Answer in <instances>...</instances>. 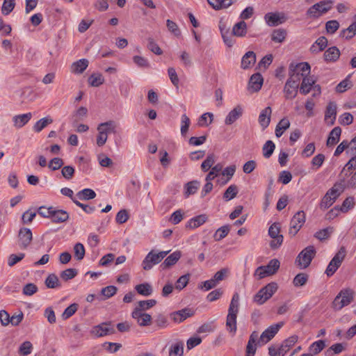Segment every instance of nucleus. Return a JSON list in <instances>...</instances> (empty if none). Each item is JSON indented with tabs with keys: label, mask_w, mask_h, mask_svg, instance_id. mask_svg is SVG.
Here are the masks:
<instances>
[{
	"label": "nucleus",
	"mask_w": 356,
	"mask_h": 356,
	"mask_svg": "<svg viewBox=\"0 0 356 356\" xmlns=\"http://www.w3.org/2000/svg\"><path fill=\"white\" fill-rule=\"evenodd\" d=\"M88 65V60L87 59L82 58L72 63L71 70L73 73L81 74L87 68Z\"/></svg>",
	"instance_id": "35"
},
{
	"label": "nucleus",
	"mask_w": 356,
	"mask_h": 356,
	"mask_svg": "<svg viewBox=\"0 0 356 356\" xmlns=\"http://www.w3.org/2000/svg\"><path fill=\"white\" fill-rule=\"evenodd\" d=\"M38 289V286L35 284L29 283L23 287L22 292L24 295L31 296L35 293Z\"/></svg>",
	"instance_id": "63"
},
{
	"label": "nucleus",
	"mask_w": 356,
	"mask_h": 356,
	"mask_svg": "<svg viewBox=\"0 0 356 356\" xmlns=\"http://www.w3.org/2000/svg\"><path fill=\"white\" fill-rule=\"evenodd\" d=\"M207 219H208V217L207 215H205V214L199 215L197 216H195V217L191 218L188 221L187 227L191 229L197 228V227H200V225H202V224H204L207 220Z\"/></svg>",
	"instance_id": "36"
},
{
	"label": "nucleus",
	"mask_w": 356,
	"mask_h": 356,
	"mask_svg": "<svg viewBox=\"0 0 356 356\" xmlns=\"http://www.w3.org/2000/svg\"><path fill=\"white\" fill-rule=\"evenodd\" d=\"M275 148V145L274 143L272 140H267L262 148L263 156L266 159L270 158L272 156Z\"/></svg>",
	"instance_id": "49"
},
{
	"label": "nucleus",
	"mask_w": 356,
	"mask_h": 356,
	"mask_svg": "<svg viewBox=\"0 0 356 356\" xmlns=\"http://www.w3.org/2000/svg\"><path fill=\"white\" fill-rule=\"evenodd\" d=\"M263 77L259 73L254 74L251 76L249 81L250 86L253 88L255 91H258L261 89L263 84Z\"/></svg>",
	"instance_id": "34"
},
{
	"label": "nucleus",
	"mask_w": 356,
	"mask_h": 356,
	"mask_svg": "<svg viewBox=\"0 0 356 356\" xmlns=\"http://www.w3.org/2000/svg\"><path fill=\"white\" fill-rule=\"evenodd\" d=\"M77 273V270L75 268H67L60 273V277L63 280L67 281L76 277Z\"/></svg>",
	"instance_id": "59"
},
{
	"label": "nucleus",
	"mask_w": 356,
	"mask_h": 356,
	"mask_svg": "<svg viewBox=\"0 0 356 356\" xmlns=\"http://www.w3.org/2000/svg\"><path fill=\"white\" fill-rule=\"evenodd\" d=\"M354 298V292L350 289H345L340 291L332 302V307L334 310H341L343 307L352 302Z\"/></svg>",
	"instance_id": "4"
},
{
	"label": "nucleus",
	"mask_w": 356,
	"mask_h": 356,
	"mask_svg": "<svg viewBox=\"0 0 356 356\" xmlns=\"http://www.w3.org/2000/svg\"><path fill=\"white\" fill-rule=\"evenodd\" d=\"M181 256L180 251H175L170 254L161 264L160 267L163 269H167L174 266Z\"/></svg>",
	"instance_id": "25"
},
{
	"label": "nucleus",
	"mask_w": 356,
	"mask_h": 356,
	"mask_svg": "<svg viewBox=\"0 0 356 356\" xmlns=\"http://www.w3.org/2000/svg\"><path fill=\"white\" fill-rule=\"evenodd\" d=\"M53 120L50 118H43L34 124L33 129V130L38 133L40 132L44 128H45L48 124H51Z\"/></svg>",
	"instance_id": "47"
},
{
	"label": "nucleus",
	"mask_w": 356,
	"mask_h": 356,
	"mask_svg": "<svg viewBox=\"0 0 356 356\" xmlns=\"http://www.w3.org/2000/svg\"><path fill=\"white\" fill-rule=\"evenodd\" d=\"M243 113V108L241 106H236L232 109L227 115L225 123L227 125L233 124L236 120H238Z\"/></svg>",
	"instance_id": "27"
},
{
	"label": "nucleus",
	"mask_w": 356,
	"mask_h": 356,
	"mask_svg": "<svg viewBox=\"0 0 356 356\" xmlns=\"http://www.w3.org/2000/svg\"><path fill=\"white\" fill-rule=\"evenodd\" d=\"M291 71H296L298 74H302L303 77L307 76L310 72V65L307 63H300L294 65L291 63L289 66Z\"/></svg>",
	"instance_id": "28"
},
{
	"label": "nucleus",
	"mask_w": 356,
	"mask_h": 356,
	"mask_svg": "<svg viewBox=\"0 0 356 356\" xmlns=\"http://www.w3.org/2000/svg\"><path fill=\"white\" fill-rule=\"evenodd\" d=\"M215 163V156L213 154H211L207 156V159L202 162L201 168L202 171L207 172Z\"/></svg>",
	"instance_id": "57"
},
{
	"label": "nucleus",
	"mask_w": 356,
	"mask_h": 356,
	"mask_svg": "<svg viewBox=\"0 0 356 356\" xmlns=\"http://www.w3.org/2000/svg\"><path fill=\"white\" fill-rule=\"evenodd\" d=\"M280 233V226L277 222L272 224L268 229V235L272 238L270 246L272 249L278 248L283 242V236Z\"/></svg>",
	"instance_id": "11"
},
{
	"label": "nucleus",
	"mask_w": 356,
	"mask_h": 356,
	"mask_svg": "<svg viewBox=\"0 0 356 356\" xmlns=\"http://www.w3.org/2000/svg\"><path fill=\"white\" fill-rule=\"evenodd\" d=\"M355 206V199L353 197L350 196L346 197L340 207V211L342 213H347L350 209H353Z\"/></svg>",
	"instance_id": "52"
},
{
	"label": "nucleus",
	"mask_w": 356,
	"mask_h": 356,
	"mask_svg": "<svg viewBox=\"0 0 356 356\" xmlns=\"http://www.w3.org/2000/svg\"><path fill=\"white\" fill-rule=\"evenodd\" d=\"M200 186V183L197 181H191L185 185V195L188 197L191 195L195 194Z\"/></svg>",
	"instance_id": "48"
},
{
	"label": "nucleus",
	"mask_w": 356,
	"mask_h": 356,
	"mask_svg": "<svg viewBox=\"0 0 356 356\" xmlns=\"http://www.w3.org/2000/svg\"><path fill=\"white\" fill-rule=\"evenodd\" d=\"M33 349L32 343L30 341H24L19 346V353L22 355H28L31 354Z\"/></svg>",
	"instance_id": "61"
},
{
	"label": "nucleus",
	"mask_w": 356,
	"mask_h": 356,
	"mask_svg": "<svg viewBox=\"0 0 356 356\" xmlns=\"http://www.w3.org/2000/svg\"><path fill=\"white\" fill-rule=\"evenodd\" d=\"M290 127V122L287 118H282L277 124L275 128V136L277 138L281 137L284 131Z\"/></svg>",
	"instance_id": "40"
},
{
	"label": "nucleus",
	"mask_w": 356,
	"mask_h": 356,
	"mask_svg": "<svg viewBox=\"0 0 356 356\" xmlns=\"http://www.w3.org/2000/svg\"><path fill=\"white\" fill-rule=\"evenodd\" d=\"M74 257L78 261L83 259L85 256V248L81 243H77L74 246Z\"/></svg>",
	"instance_id": "58"
},
{
	"label": "nucleus",
	"mask_w": 356,
	"mask_h": 356,
	"mask_svg": "<svg viewBox=\"0 0 356 356\" xmlns=\"http://www.w3.org/2000/svg\"><path fill=\"white\" fill-rule=\"evenodd\" d=\"M154 323L159 328H165L168 325L167 317L161 314L156 316Z\"/></svg>",
	"instance_id": "62"
},
{
	"label": "nucleus",
	"mask_w": 356,
	"mask_h": 356,
	"mask_svg": "<svg viewBox=\"0 0 356 356\" xmlns=\"http://www.w3.org/2000/svg\"><path fill=\"white\" fill-rule=\"evenodd\" d=\"M315 82L316 81L312 77H304L300 87V92L303 95L308 94L312 90Z\"/></svg>",
	"instance_id": "30"
},
{
	"label": "nucleus",
	"mask_w": 356,
	"mask_h": 356,
	"mask_svg": "<svg viewBox=\"0 0 356 356\" xmlns=\"http://www.w3.org/2000/svg\"><path fill=\"white\" fill-rule=\"evenodd\" d=\"M337 106L335 102H330L325 112V121L330 125H333L337 117Z\"/></svg>",
	"instance_id": "18"
},
{
	"label": "nucleus",
	"mask_w": 356,
	"mask_h": 356,
	"mask_svg": "<svg viewBox=\"0 0 356 356\" xmlns=\"http://www.w3.org/2000/svg\"><path fill=\"white\" fill-rule=\"evenodd\" d=\"M222 165L220 163H218L211 168L210 172L206 177V181H211L222 171Z\"/></svg>",
	"instance_id": "55"
},
{
	"label": "nucleus",
	"mask_w": 356,
	"mask_h": 356,
	"mask_svg": "<svg viewBox=\"0 0 356 356\" xmlns=\"http://www.w3.org/2000/svg\"><path fill=\"white\" fill-rule=\"evenodd\" d=\"M341 134V129L339 127H334L330 133L327 140V146H333L336 145L339 140Z\"/></svg>",
	"instance_id": "32"
},
{
	"label": "nucleus",
	"mask_w": 356,
	"mask_h": 356,
	"mask_svg": "<svg viewBox=\"0 0 356 356\" xmlns=\"http://www.w3.org/2000/svg\"><path fill=\"white\" fill-rule=\"evenodd\" d=\"M50 219L55 223L65 222L69 219V213L66 211L54 207Z\"/></svg>",
	"instance_id": "24"
},
{
	"label": "nucleus",
	"mask_w": 356,
	"mask_h": 356,
	"mask_svg": "<svg viewBox=\"0 0 356 356\" xmlns=\"http://www.w3.org/2000/svg\"><path fill=\"white\" fill-rule=\"evenodd\" d=\"M15 6V0H4L1 7L2 14L4 15H9L13 10Z\"/></svg>",
	"instance_id": "53"
},
{
	"label": "nucleus",
	"mask_w": 356,
	"mask_h": 356,
	"mask_svg": "<svg viewBox=\"0 0 356 356\" xmlns=\"http://www.w3.org/2000/svg\"><path fill=\"white\" fill-rule=\"evenodd\" d=\"M45 285L49 289H56L61 286L58 276L54 273L47 276L45 280Z\"/></svg>",
	"instance_id": "41"
},
{
	"label": "nucleus",
	"mask_w": 356,
	"mask_h": 356,
	"mask_svg": "<svg viewBox=\"0 0 356 356\" xmlns=\"http://www.w3.org/2000/svg\"><path fill=\"white\" fill-rule=\"evenodd\" d=\"M283 325L284 323L280 322L268 327L261 334L260 337L259 338V340L258 343H261V345H264L268 343L275 337V335L278 332Z\"/></svg>",
	"instance_id": "13"
},
{
	"label": "nucleus",
	"mask_w": 356,
	"mask_h": 356,
	"mask_svg": "<svg viewBox=\"0 0 356 356\" xmlns=\"http://www.w3.org/2000/svg\"><path fill=\"white\" fill-rule=\"evenodd\" d=\"M247 24L243 21H240L234 24L232 28V35L236 37H244L247 33Z\"/></svg>",
	"instance_id": "31"
},
{
	"label": "nucleus",
	"mask_w": 356,
	"mask_h": 356,
	"mask_svg": "<svg viewBox=\"0 0 356 356\" xmlns=\"http://www.w3.org/2000/svg\"><path fill=\"white\" fill-rule=\"evenodd\" d=\"M256 62V54L252 51L246 52L241 58V67L243 70L250 69Z\"/></svg>",
	"instance_id": "21"
},
{
	"label": "nucleus",
	"mask_w": 356,
	"mask_h": 356,
	"mask_svg": "<svg viewBox=\"0 0 356 356\" xmlns=\"http://www.w3.org/2000/svg\"><path fill=\"white\" fill-rule=\"evenodd\" d=\"M31 118V113L14 115L13 117V126L16 129H20L26 125L30 121Z\"/></svg>",
	"instance_id": "23"
},
{
	"label": "nucleus",
	"mask_w": 356,
	"mask_h": 356,
	"mask_svg": "<svg viewBox=\"0 0 356 356\" xmlns=\"http://www.w3.org/2000/svg\"><path fill=\"white\" fill-rule=\"evenodd\" d=\"M156 304V300L154 299L140 300L138 302V306L134 310L143 312L153 307Z\"/></svg>",
	"instance_id": "44"
},
{
	"label": "nucleus",
	"mask_w": 356,
	"mask_h": 356,
	"mask_svg": "<svg viewBox=\"0 0 356 356\" xmlns=\"http://www.w3.org/2000/svg\"><path fill=\"white\" fill-rule=\"evenodd\" d=\"M305 222V214L303 211H298L292 218L290 222L289 234L291 236H296Z\"/></svg>",
	"instance_id": "12"
},
{
	"label": "nucleus",
	"mask_w": 356,
	"mask_h": 356,
	"mask_svg": "<svg viewBox=\"0 0 356 356\" xmlns=\"http://www.w3.org/2000/svg\"><path fill=\"white\" fill-rule=\"evenodd\" d=\"M272 109L270 106L266 107L263 109L259 115V123L262 129H266L270 122V115Z\"/></svg>",
	"instance_id": "22"
},
{
	"label": "nucleus",
	"mask_w": 356,
	"mask_h": 356,
	"mask_svg": "<svg viewBox=\"0 0 356 356\" xmlns=\"http://www.w3.org/2000/svg\"><path fill=\"white\" fill-rule=\"evenodd\" d=\"M135 290L138 293L142 295L143 296H149L152 295L153 292L152 286L149 283H143L140 284H137L135 286Z\"/></svg>",
	"instance_id": "38"
},
{
	"label": "nucleus",
	"mask_w": 356,
	"mask_h": 356,
	"mask_svg": "<svg viewBox=\"0 0 356 356\" xmlns=\"http://www.w3.org/2000/svg\"><path fill=\"white\" fill-rule=\"evenodd\" d=\"M332 232V227H327L316 232L314 236L320 241L327 238Z\"/></svg>",
	"instance_id": "64"
},
{
	"label": "nucleus",
	"mask_w": 356,
	"mask_h": 356,
	"mask_svg": "<svg viewBox=\"0 0 356 356\" xmlns=\"http://www.w3.org/2000/svg\"><path fill=\"white\" fill-rule=\"evenodd\" d=\"M194 312L190 308H184L170 314V317L176 323H181L193 316Z\"/></svg>",
	"instance_id": "19"
},
{
	"label": "nucleus",
	"mask_w": 356,
	"mask_h": 356,
	"mask_svg": "<svg viewBox=\"0 0 356 356\" xmlns=\"http://www.w3.org/2000/svg\"><path fill=\"white\" fill-rule=\"evenodd\" d=\"M316 254V251L314 246L309 245L298 254L296 263H297L300 269H305L310 265Z\"/></svg>",
	"instance_id": "5"
},
{
	"label": "nucleus",
	"mask_w": 356,
	"mask_h": 356,
	"mask_svg": "<svg viewBox=\"0 0 356 356\" xmlns=\"http://www.w3.org/2000/svg\"><path fill=\"white\" fill-rule=\"evenodd\" d=\"M280 266V263L279 260L276 259H271L268 265L258 267L255 270L254 275L257 276L259 279H263L266 277L273 275L276 273Z\"/></svg>",
	"instance_id": "8"
},
{
	"label": "nucleus",
	"mask_w": 356,
	"mask_h": 356,
	"mask_svg": "<svg viewBox=\"0 0 356 356\" xmlns=\"http://www.w3.org/2000/svg\"><path fill=\"white\" fill-rule=\"evenodd\" d=\"M346 251L345 248L341 247L337 252V253L332 259L325 270V274L328 277H330L332 275H334V273L339 268L346 257Z\"/></svg>",
	"instance_id": "9"
},
{
	"label": "nucleus",
	"mask_w": 356,
	"mask_h": 356,
	"mask_svg": "<svg viewBox=\"0 0 356 356\" xmlns=\"http://www.w3.org/2000/svg\"><path fill=\"white\" fill-rule=\"evenodd\" d=\"M238 306L232 305L229 304L228 309V314L226 319V327L229 332L232 333V335L236 334L237 326H236V318L238 313Z\"/></svg>",
	"instance_id": "10"
},
{
	"label": "nucleus",
	"mask_w": 356,
	"mask_h": 356,
	"mask_svg": "<svg viewBox=\"0 0 356 356\" xmlns=\"http://www.w3.org/2000/svg\"><path fill=\"white\" fill-rule=\"evenodd\" d=\"M131 316L137 321L140 326H147L149 325L152 321L151 315L141 311L134 310Z\"/></svg>",
	"instance_id": "20"
},
{
	"label": "nucleus",
	"mask_w": 356,
	"mask_h": 356,
	"mask_svg": "<svg viewBox=\"0 0 356 356\" xmlns=\"http://www.w3.org/2000/svg\"><path fill=\"white\" fill-rule=\"evenodd\" d=\"M104 81V79L100 74H93L88 78V83L92 87H98L102 85Z\"/></svg>",
	"instance_id": "54"
},
{
	"label": "nucleus",
	"mask_w": 356,
	"mask_h": 356,
	"mask_svg": "<svg viewBox=\"0 0 356 356\" xmlns=\"http://www.w3.org/2000/svg\"><path fill=\"white\" fill-rule=\"evenodd\" d=\"M309 279V275L304 273L297 274L293 280V284L296 287H300L306 284Z\"/></svg>",
	"instance_id": "46"
},
{
	"label": "nucleus",
	"mask_w": 356,
	"mask_h": 356,
	"mask_svg": "<svg viewBox=\"0 0 356 356\" xmlns=\"http://www.w3.org/2000/svg\"><path fill=\"white\" fill-rule=\"evenodd\" d=\"M76 200L79 199L80 200H92L96 197L95 192L90 188H84L80 191H79L76 194Z\"/></svg>",
	"instance_id": "37"
},
{
	"label": "nucleus",
	"mask_w": 356,
	"mask_h": 356,
	"mask_svg": "<svg viewBox=\"0 0 356 356\" xmlns=\"http://www.w3.org/2000/svg\"><path fill=\"white\" fill-rule=\"evenodd\" d=\"M116 123L113 120L100 123L97 127V130H103L108 136V134L116 132Z\"/></svg>",
	"instance_id": "39"
},
{
	"label": "nucleus",
	"mask_w": 356,
	"mask_h": 356,
	"mask_svg": "<svg viewBox=\"0 0 356 356\" xmlns=\"http://www.w3.org/2000/svg\"><path fill=\"white\" fill-rule=\"evenodd\" d=\"M325 347V341H323V340L316 341L312 343L309 346V350L310 352L309 353L312 354V356L317 355L319 353H321L324 349Z\"/></svg>",
	"instance_id": "43"
},
{
	"label": "nucleus",
	"mask_w": 356,
	"mask_h": 356,
	"mask_svg": "<svg viewBox=\"0 0 356 356\" xmlns=\"http://www.w3.org/2000/svg\"><path fill=\"white\" fill-rule=\"evenodd\" d=\"M118 291L117 287L111 285L104 287L101 290V294L105 297L106 299L113 296Z\"/></svg>",
	"instance_id": "60"
},
{
	"label": "nucleus",
	"mask_w": 356,
	"mask_h": 356,
	"mask_svg": "<svg viewBox=\"0 0 356 356\" xmlns=\"http://www.w3.org/2000/svg\"><path fill=\"white\" fill-rule=\"evenodd\" d=\"M333 4L332 0H323L312 6H311L307 11V15L309 17L318 18L324 13L329 11Z\"/></svg>",
	"instance_id": "7"
},
{
	"label": "nucleus",
	"mask_w": 356,
	"mask_h": 356,
	"mask_svg": "<svg viewBox=\"0 0 356 356\" xmlns=\"http://www.w3.org/2000/svg\"><path fill=\"white\" fill-rule=\"evenodd\" d=\"M88 109L86 107L81 106L74 114L72 116L73 126H76V124L83 120L87 115Z\"/></svg>",
	"instance_id": "42"
},
{
	"label": "nucleus",
	"mask_w": 356,
	"mask_h": 356,
	"mask_svg": "<svg viewBox=\"0 0 356 356\" xmlns=\"http://www.w3.org/2000/svg\"><path fill=\"white\" fill-rule=\"evenodd\" d=\"M169 253V251H161L156 252L151 250L142 261V267L145 270H149L154 265L159 264Z\"/></svg>",
	"instance_id": "6"
},
{
	"label": "nucleus",
	"mask_w": 356,
	"mask_h": 356,
	"mask_svg": "<svg viewBox=\"0 0 356 356\" xmlns=\"http://www.w3.org/2000/svg\"><path fill=\"white\" fill-rule=\"evenodd\" d=\"M229 230L230 227L227 225L218 228L213 236L215 241H219L226 237Z\"/></svg>",
	"instance_id": "51"
},
{
	"label": "nucleus",
	"mask_w": 356,
	"mask_h": 356,
	"mask_svg": "<svg viewBox=\"0 0 356 356\" xmlns=\"http://www.w3.org/2000/svg\"><path fill=\"white\" fill-rule=\"evenodd\" d=\"M340 56V51L337 47L328 48L324 53L326 62H336Z\"/></svg>",
	"instance_id": "29"
},
{
	"label": "nucleus",
	"mask_w": 356,
	"mask_h": 356,
	"mask_svg": "<svg viewBox=\"0 0 356 356\" xmlns=\"http://www.w3.org/2000/svg\"><path fill=\"white\" fill-rule=\"evenodd\" d=\"M298 337L292 335L286 339L280 346H271L268 348V354L270 356H284L286 353L298 341Z\"/></svg>",
	"instance_id": "2"
},
{
	"label": "nucleus",
	"mask_w": 356,
	"mask_h": 356,
	"mask_svg": "<svg viewBox=\"0 0 356 356\" xmlns=\"http://www.w3.org/2000/svg\"><path fill=\"white\" fill-rule=\"evenodd\" d=\"M343 191V188L340 184H335L329 189L322 198L319 204L320 209L325 210L330 207Z\"/></svg>",
	"instance_id": "1"
},
{
	"label": "nucleus",
	"mask_w": 356,
	"mask_h": 356,
	"mask_svg": "<svg viewBox=\"0 0 356 356\" xmlns=\"http://www.w3.org/2000/svg\"><path fill=\"white\" fill-rule=\"evenodd\" d=\"M259 340L258 332L257 331L252 332L245 348V356H254L257 345H261V343H258Z\"/></svg>",
	"instance_id": "16"
},
{
	"label": "nucleus",
	"mask_w": 356,
	"mask_h": 356,
	"mask_svg": "<svg viewBox=\"0 0 356 356\" xmlns=\"http://www.w3.org/2000/svg\"><path fill=\"white\" fill-rule=\"evenodd\" d=\"M18 237L21 248H26L32 241L33 235L29 228L22 227L19 229Z\"/></svg>",
	"instance_id": "17"
},
{
	"label": "nucleus",
	"mask_w": 356,
	"mask_h": 356,
	"mask_svg": "<svg viewBox=\"0 0 356 356\" xmlns=\"http://www.w3.org/2000/svg\"><path fill=\"white\" fill-rule=\"evenodd\" d=\"M90 333L96 337H102L115 333V330L111 327V323H103L92 327Z\"/></svg>",
	"instance_id": "15"
},
{
	"label": "nucleus",
	"mask_w": 356,
	"mask_h": 356,
	"mask_svg": "<svg viewBox=\"0 0 356 356\" xmlns=\"http://www.w3.org/2000/svg\"><path fill=\"white\" fill-rule=\"evenodd\" d=\"M264 19L269 26H277L285 22L286 17L284 13L271 12L264 15Z\"/></svg>",
	"instance_id": "14"
},
{
	"label": "nucleus",
	"mask_w": 356,
	"mask_h": 356,
	"mask_svg": "<svg viewBox=\"0 0 356 356\" xmlns=\"http://www.w3.org/2000/svg\"><path fill=\"white\" fill-rule=\"evenodd\" d=\"M298 86L293 84L291 81H286L284 87V97L286 99L295 98L298 94Z\"/></svg>",
	"instance_id": "26"
},
{
	"label": "nucleus",
	"mask_w": 356,
	"mask_h": 356,
	"mask_svg": "<svg viewBox=\"0 0 356 356\" xmlns=\"http://www.w3.org/2000/svg\"><path fill=\"white\" fill-rule=\"evenodd\" d=\"M238 193L237 186L235 184L230 185L225 191L223 194V199L225 201H229L234 199Z\"/></svg>",
	"instance_id": "45"
},
{
	"label": "nucleus",
	"mask_w": 356,
	"mask_h": 356,
	"mask_svg": "<svg viewBox=\"0 0 356 356\" xmlns=\"http://www.w3.org/2000/svg\"><path fill=\"white\" fill-rule=\"evenodd\" d=\"M79 307L78 304L73 303L71 304L69 307H67L62 314V318L64 320H66L73 316L75 312L77 311Z\"/></svg>",
	"instance_id": "56"
},
{
	"label": "nucleus",
	"mask_w": 356,
	"mask_h": 356,
	"mask_svg": "<svg viewBox=\"0 0 356 356\" xmlns=\"http://www.w3.org/2000/svg\"><path fill=\"white\" fill-rule=\"evenodd\" d=\"M286 36V32L284 29H276L273 31L271 35V40L275 42H282Z\"/></svg>",
	"instance_id": "50"
},
{
	"label": "nucleus",
	"mask_w": 356,
	"mask_h": 356,
	"mask_svg": "<svg viewBox=\"0 0 356 356\" xmlns=\"http://www.w3.org/2000/svg\"><path fill=\"white\" fill-rule=\"evenodd\" d=\"M277 289L278 285L276 282H272L268 284L254 295L253 301L257 305H263L273 296Z\"/></svg>",
	"instance_id": "3"
},
{
	"label": "nucleus",
	"mask_w": 356,
	"mask_h": 356,
	"mask_svg": "<svg viewBox=\"0 0 356 356\" xmlns=\"http://www.w3.org/2000/svg\"><path fill=\"white\" fill-rule=\"evenodd\" d=\"M184 355V342L177 341L172 344L169 349V356H183Z\"/></svg>",
	"instance_id": "33"
}]
</instances>
